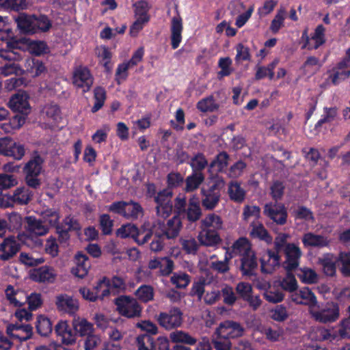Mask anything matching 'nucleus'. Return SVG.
<instances>
[{
	"mask_svg": "<svg viewBox=\"0 0 350 350\" xmlns=\"http://www.w3.org/2000/svg\"><path fill=\"white\" fill-rule=\"evenodd\" d=\"M44 159L38 151H33L29 160L25 164L23 172L27 185L33 189H38L42 184L39 178L43 171Z\"/></svg>",
	"mask_w": 350,
	"mask_h": 350,
	"instance_id": "nucleus-1",
	"label": "nucleus"
},
{
	"mask_svg": "<svg viewBox=\"0 0 350 350\" xmlns=\"http://www.w3.org/2000/svg\"><path fill=\"white\" fill-rule=\"evenodd\" d=\"M310 314L314 320L319 323H332L339 318V307L334 302H327L321 307L317 304L314 308H312Z\"/></svg>",
	"mask_w": 350,
	"mask_h": 350,
	"instance_id": "nucleus-2",
	"label": "nucleus"
},
{
	"mask_svg": "<svg viewBox=\"0 0 350 350\" xmlns=\"http://www.w3.org/2000/svg\"><path fill=\"white\" fill-rule=\"evenodd\" d=\"M159 325L166 330H172L180 327L183 323V312L178 307H172L169 310L161 312L156 316Z\"/></svg>",
	"mask_w": 350,
	"mask_h": 350,
	"instance_id": "nucleus-3",
	"label": "nucleus"
},
{
	"mask_svg": "<svg viewBox=\"0 0 350 350\" xmlns=\"http://www.w3.org/2000/svg\"><path fill=\"white\" fill-rule=\"evenodd\" d=\"M152 227L166 239H174L179 235L183 224L180 217L175 215L168 219L166 224L160 219L156 220Z\"/></svg>",
	"mask_w": 350,
	"mask_h": 350,
	"instance_id": "nucleus-4",
	"label": "nucleus"
},
{
	"mask_svg": "<svg viewBox=\"0 0 350 350\" xmlns=\"http://www.w3.org/2000/svg\"><path fill=\"white\" fill-rule=\"evenodd\" d=\"M328 79L334 85H338L350 77V48L346 51L345 56L331 70L327 71Z\"/></svg>",
	"mask_w": 350,
	"mask_h": 350,
	"instance_id": "nucleus-5",
	"label": "nucleus"
},
{
	"mask_svg": "<svg viewBox=\"0 0 350 350\" xmlns=\"http://www.w3.org/2000/svg\"><path fill=\"white\" fill-rule=\"evenodd\" d=\"M117 310L120 314L127 318L140 317L142 307L134 298L120 296L115 299Z\"/></svg>",
	"mask_w": 350,
	"mask_h": 350,
	"instance_id": "nucleus-6",
	"label": "nucleus"
},
{
	"mask_svg": "<svg viewBox=\"0 0 350 350\" xmlns=\"http://www.w3.org/2000/svg\"><path fill=\"white\" fill-rule=\"evenodd\" d=\"M215 330L230 340L241 338L245 333L244 325L233 320H226L219 323Z\"/></svg>",
	"mask_w": 350,
	"mask_h": 350,
	"instance_id": "nucleus-7",
	"label": "nucleus"
},
{
	"mask_svg": "<svg viewBox=\"0 0 350 350\" xmlns=\"http://www.w3.org/2000/svg\"><path fill=\"white\" fill-rule=\"evenodd\" d=\"M21 244L13 236H9L0 243V260L7 262L12 260L21 250Z\"/></svg>",
	"mask_w": 350,
	"mask_h": 350,
	"instance_id": "nucleus-8",
	"label": "nucleus"
},
{
	"mask_svg": "<svg viewBox=\"0 0 350 350\" xmlns=\"http://www.w3.org/2000/svg\"><path fill=\"white\" fill-rule=\"evenodd\" d=\"M286 259L283 262V267L287 272L295 270L299 264L301 256L300 248L294 243H288L284 248Z\"/></svg>",
	"mask_w": 350,
	"mask_h": 350,
	"instance_id": "nucleus-9",
	"label": "nucleus"
},
{
	"mask_svg": "<svg viewBox=\"0 0 350 350\" xmlns=\"http://www.w3.org/2000/svg\"><path fill=\"white\" fill-rule=\"evenodd\" d=\"M8 107L14 111L28 115L31 111L29 96L25 92H18L10 98Z\"/></svg>",
	"mask_w": 350,
	"mask_h": 350,
	"instance_id": "nucleus-10",
	"label": "nucleus"
},
{
	"mask_svg": "<svg viewBox=\"0 0 350 350\" xmlns=\"http://www.w3.org/2000/svg\"><path fill=\"white\" fill-rule=\"evenodd\" d=\"M57 277V273L54 268L49 266H42L33 269L30 272V278L39 283H53Z\"/></svg>",
	"mask_w": 350,
	"mask_h": 350,
	"instance_id": "nucleus-11",
	"label": "nucleus"
},
{
	"mask_svg": "<svg viewBox=\"0 0 350 350\" xmlns=\"http://www.w3.org/2000/svg\"><path fill=\"white\" fill-rule=\"evenodd\" d=\"M73 83L83 89V92H88L93 85V77L86 67L77 68L74 73Z\"/></svg>",
	"mask_w": 350,
	"mask_h": 350,
	"instance_id": "nucleus-12",
	"label": "nucleus"
},
{
	"mask_svg": "<svg viewBox=\"0 0 350 350\" xmlns=\"http://www.w3.org/2000/svg\"><path fill=\"white\" fill-rule=\"evenodd\" d=\"M33 327L29 324H10L7 326L6 333L12 338L19 341H26L31 338Z\"/></svg>",
	"mask_w": 350,
	"mask_h": 350,
	"instance_id": "nucleus-13",
	"label": "nucleus"
},
{
	"mask_svg": "<svg viewBox=\"0 0 350 350\" xmlns=\"http://www.w3.org/2000/svg\"><path fill=\"white\" fill-rule=\"evenodd\" d=\"M55 305L58 310L73 314L79 310V302L67 294H59L55 297Z\"/></svg>",
	"mask_w": 350,
	"mask_h": 350,
	"instance_id": "nucleus-14",
	"label": "nucleus"
},
{
	"mask_svg": "<svg viewBox=\"0 0 350 350\" xmlns=\"http://www.w3.org/2000/svg\"><path fill=\"white\" fill-rule=\"evenodd\" d=\"M263 213L278 224L283 225L286 221L287 213L282 204H266Z\"/></svg>",
	"mask_w": 350,
	"mask_h": 350,
	"instance_id": "nucleus-15",
	"label": "nucleus"
},
{
	"mask_svg": "<svg viewBox=\"0 0 350 350\" xmlns=\"http://www.w3.org/2000/svg\"><path fill=\"white\" fill-rule=\"evenodd\" d=\"M261 271L265 273H272L280 267V256L277 252L268 250L260 259Z\"/></svg>",
	"mask_w": 350,
	"mask_h": 350,
	"instance_id": "nucleus-16",
	"label": "nucleus"
},
{
	"mask_svg": "<svg viewBox=\"0 0 350 350\" xmlns=\"http://www.w3.org/2000/svg\"><path fill=\"white\" fill-rule=\"evenodd\" d=\"M55 332L60 338L63 344L71 345L76 341V334L74 333L66 321H61L55 326Z\"/></svg>",
	"mask_w": 350,
	"mask_h": 350,
	"instance_id": "nucleus-17",
	"label": "nucleus"
},
{
	"mask_svg": "<svg viewBox=\"0 0 350 350\" xmlns=\"http://www.w3.org/2000/svg\"><path fill=\"white\" fill-rule=\"evenodd\" d=\"M301 241L306 247L318 248L328 247L330 243L327 237L312 232L305 233L301 238Z\"/></svg>",
	"mask_w": 350,
	"mask_h": 350,
	"instance_id": "nucleus-18",
	"label": "nucleus"
},
{
	"mask_svg": "<svg viewBox=\"0 0 350 350\" xmlns=\"http://www.w3.org/2000/svg\"><path fill=\"white\" fill-rule=\"evenodd\" d=\"M14 21L17 25L18 29L23 33H35L34 14L20 13L14 17Z\"/></svg>",
	"mask_w": 350,
	"mask_h": 350,
	"instance_id": "nucleus-19",
	"label": "nucleus"
},
{
	"mask_svg": "<svg viewBox=\"0 0 350 350\" xmlns=\"http://www.w3.org/2000/svg\"><path fill=\"white\" fill-rule=\"evenodd\" d=\"M27 231L36 236H44L49 232V228L43 221L38 219L34 217L29 216L25 217Z\"/></svg>",
	"mask_w": 350,
	"mask_h": 350,
	"instance_id": "nucleus-20",
	"label": "nucleus"
},
{
	"mask_svg": "<svg viewBox=\"0 0 350 350\" xmlns=\"http://www.w3.org/2000/svg\"><path fill=\"white\" fill-rule=\"evenodd\" d=\"M257 267V258L253 250L241 256V270L243 275H252Z\"/></svg>",
	"mask_w": 350,
	"mask_h": 350,
	"instance_id": "nucleus-21",
	"label": "nucleus"
},
{
	"mask_svg": "<svg viewBox=\"0 0 350 350\" xmlns=\"http://www.w3.org/2000/svg\"><path fill=\"white\" fill-rule=\"evenodd\" d=\"M76 267L72 269V273L75 276L83 278L87 275L90 268L89 258L80 252L75 255Z\"/></svg>",
	"mask_w": 350,
	"mask_h": 350,
	"instance_id": "nucleus-22",
	"label": "nucleus"
},
{
	"mask_svg": "<svg viewBox=\"0 0 350 350\" xmlns=\"http://www.w3.org/2000/svg\"><path fill=\"white\" fill-rule=\"evenodd\" d=\"M183 28L182 18L180 15L174 16L171 23V44L174 49H177L181 42Z\"/></svg>",
	"mask_w": 350,
	"mask_h": 350,
	"instance_id": "nucleus-23",
	"label": "nucleus"
},
{
	"mask_svg": "<svg viewBox=\"0 0 350 350\" xmlns=\"http://www.w3.org/2000/svg\"><path fill=\"white\" fill-rule=\"evenodd\" d=\"M200 243L206 246H214L221 241L217 230L201 228L198 236Z\"/></svg>",
	"mask_w": 350,
	"mask_h": 350,
	"instance_id": "nucleus-24",
	"label": "nucleus"
},
{
	"mask_svg": "<svg viewBox=\"0 0 350 350\" xmlns=\"http://www.w3.org/2000/svg\"><path fill=\"white\" fill-rule=\"evenodd\" d=\"M202 205L206 210H213L218 204L221 193L211 191V190L202 189Z\"/></svg>",
	"mask_w": 350,
	"mask_h": 350,
	"instance_id": "nucleus-25",
	"label": "nucleus"
},
{
	"mask_svg": "<svg viewBox=\"0 0 350 350\" xmlns=\"http://www.w3.org/2000/svg\"><path fill=\"white\" fill-rule=\"evenodd\" d=\"M33 196L32 191L23 186L16 188L12 196L14 204L26 205L32 200Z\"/></svg>",
	"mask_w": 350,
	"mask_h": 350,
	"instance_id": "nucleus-26",
	"label": "nucleus"
},
{
	"mask_svg": "<svg viewBox=\"0 0 350 350\" xmlns=\"http://www.w3.org/2000/svg\"><path fill=\"white\" fill-rule=\"evenodd\" d=\"M25 68L31 77H38L46 70L43 62L34 57H29L25 60Z\"/></svg>",
	"mask_w": 350,
	"mask_h": 350,
	"instance_id": "nucleus-27",
	"label": "nucleus"
},
{
	"mask_svg": "<svg viewBox=\"0 0 350 350\" xmlns=\"http://www.w3.org/2000/svg\"><path fill=\"white\" fill-rule=\"evenodd\" d=\"M250 236L252 238H256L265 241L267 244H271L273 241L272 237L269 234L264 226L259 222H253L251 224Z\"/></svg>",
	"mask_w": 350,
	"mask_h": 350,
	"instance_id": "nucleus-28",
	"label": "nucleus"
},
{
	"mask_svg": "<svg viewBox=\"0 0 350 350\" xmlns=\"http://www.w3.org/2000/svg\"><path fill=\"white\" fill-rule=\"evenodd\" d=\"M28 0H0V10L20 12L27 9Z\"/></svg>",
	"mask_w": 350,
	"mask_h": 350,
	"instance_id": "nucleus-29",
	"label": "nucleus"
},
{
	"mask_svg": "<svg viewBox=\"0 0 350 350\" xmlns=\"http://www.w3.org/2000/svg\"><path fill=\"white\" fill-rule=\"evenodd\" d=\"M72 327L75 333H78L81 336H87L93 332L92 324L85 319L75 318L72 321Z\"/></svg>",
	"mask_w": 350,
	"mask_h": 350,
	"instance_id": "nucleus-30",
	"label": "nucleus"
},
{
	"mask_svg": "<svg viewBox=\"0 0 350 350\" xmlns=\"http://www.w3.org/2000/svg\"><path fill=\"white\" fill-rule=\"evenodd\" d=\"M204 175L202 172H192L185 179V191L186 192H191L200 187L204 180Z\"/></svg>",
	"mask_w": 350,
	"mask_h": 350,
	"instance_id": "nucleus-31",
	"label": "nucleus"
},
{
	"mask_svg": "<svg viewBox=\"0 0 350 350\" xmlns=\"http://www.w3.org/2000/svg\"><path fill=\"white\" fill-rule=\"evenodd\" d=\"M228 194L230 198L237 202H241L245 197V191L241 187L240 183L232 181L228 186Z\"/></svg>",
	"mask_w": 350,
	"mask_h": 350,
	"instance_id": "nucleus-32",
	"label": "nucleus"
},
{
	"mask_svg": "<svg viewBox=\"0 0 350 350\" xmlns=\"http://www.w3.org/2000/svg\"><path fill=\"white\" fill-rule=\"evenodd\" d=\"M299 295L301 296L300 304L308 306L310 313L312 308H314L318 304L314 294L309 288L304 287L299 290Z\"/></svg>",
	"mask_w": 350,
	"mask_h": 350,
	"instance_id": "nucleus-33",
	"label": "nucleus"
},
{
	"mask_svg": "<svg viewBox=\"0 0 350 350\" xmlns=\"http://www.w3.org/2000/svg\"><path fill=\"white\" fill-rule=\"evenodd\" d=\"M200 228L218 230L222 228L221 219L214 213L208 214L200 221Z\"/></svg>",
	"mask_w": 350,
	"mask_h": 350,
	"instance_id": "nucleus-34",
	"label": "nucleus"
},
{
	"mask_svg": "<svg viewBox=\"0 0 350 350\" xmlns=\"http://www.w3.org/2000/svg\"><path fill=\"white\" fill-rule=\"evenodd\" d=\"M142 233L143 232L138 230L135 225L130 224L122 226L116 231V234L118 237L121 238L131 237L135 241V239H137V237L141 236Z\"/></svg>",
	"mask_w": 350,
	"mask_h": 350,
	"instance_id": "nucleus-35",
	"label": "nucleus"
},
{
	"mask_svg": "<svg viewBox=\"0 0 350 350\" xmlns=\"http://www.w3.org/2000/svg\"><path fill=\"white\" fill-rule=\"evenodd\" d=\"M212 343L215 350H231L232 349L230 339L215 331L212 336Z\"/></svg>",
	"mask_w": 350,
	"mask_h": 350,
	"instance_id": "nucleus-36",
	"label": "nucleus"
},
{
	"mask_svg": "<svg viewBox=\"0 0 350 350\" xmlns=\"http://www.w3.org/2000/svg\"><path fill=\"white\" fill-rule=\"evenodd\" d=\"M143 213V208L139 203L133 202L132 200H131L130 202H126V205H125L124 213L125 218L136 219L139 216H142Z\"/></svg>",
	"mask_w": 350,
	"mask_h": 350,
	"instance_id": "nucleus-37",
	"label": "nucleus"
},
{
	"mask_svg": "<svg viewBox=\"0 0 350 350\" xmlns=\"http://www.w3.org/2000/svg\"><path fill=\"white\" fill-rule=\"evenodd\" d=\"M252 251L250 243L245 237H240L232 245V252L235 255L242 256Z\"/></svg>",
	"mask_w": 350,
	"mask_h": 350,
	"instance_id": "nucleus-38",
	"label": "nucleus"
},
{
	"mask_svg": "<svg viewBox=\"0 0 350 350\" xmlns=\"http://www.w3.org/2000/svg\"><path fill=\"white\" fill-rule=\"evenodd\" d=\"M138 350H156L154 338L147 334L139 335L136 338Z\"/></svg>",
	"mask_w": 350,
	"mask_h": 350,
	"instance_id": "nucleus-39",
	"label": "nucleus"
},
{
	"mask_svg": "<svg viewBox=\"0 0 350 350\" xmlns=\"http://www.w3.org/2000/svg\"><path fill=\"white\" fill-rule=\"evenodd\" d=\"M35 33L47 32L52 27V21L44 14H34Z\"/></svg>",
	"mask_w": 350,
	"mask_h": 350,
	"instance_id": "nucleus-40",
	"label": "nucleus"
},
{
	"mask_svg": "<svg viewBox=\"0 0 350 350\" xmlns=\"http://www.w3.org/2000/svg\"><path fill=\"white\" fill-rule=\"evenodd\" d=\"M36 330L42 336H48L52 332V323L49 319L40 315L37 318Z\"/></svg>",
	"mask_w": 350,
	"mask_h": 350,
	"instance_id": "nucleus-41",
	"label": "nucleus"
},
{
	"mask_svg": "<svg viewBox=\"0 0 350 350\" xmlns=\"http://www.w3.org/2000/svg\"><path fill=\"white\" fill-rule=\"evenodd\" d=\"M297 275L303 282L306 284L317 283L319 279L315 271L308 267L298 269Z\"/></svg>",
	"mask_w": 350,
	"mask_h": 350,
	"instance_id": "nucleus-42",
	"label": "nucleus"
},
{
	"mask_svg": "<svg viewBox=\"0 0 350 350\" xmlns=\"http://www.w3.org/2000/svg\"><path fill=\"white\" fill-rule=\"evenodd\" d=\"M170 339L174 342H182L193 345L197 342L196 338L183 331H175L170 334Z\"/></svg>",
	"mask_w": 350,
	"mask_h": 350,
	"instance_id": "nucleus-43",
	"label": "nucleus"
},
{
	"mask_svg": "<svg viewBox=\"0 0 350 350\" xmlns=\"http://www.w3.org/2000/svg\"><path fill=\"white\" fill-rule=\"evenodd\" d=\"M189 164L193 172H202L207 166L208 161L202 153H198L191 158Z\"/></svg>",
	"mask_w": 350,
	"mask_h": 350,
	"instance_id": "nucleus-44",
	"label": "nucleus"
},
{
	"mask_svg": "<svg viewBox=\"0 0 350 350\" xmlns=\"http://www.w3.org/2000/svg\"><path fill=\"white\" fill-rule=\"evenodd\" d=\"M135 295L142 302L147 303L153 300L154 289L150 285H142L135 291Z\"/></svg>",
	"mask_w": 350,
	"mask_h": 350,
	"instance_id": "nucleus-45",
	"label": "nucleus"
},
{
	"mask_svg": "<svg viewBox=\"0 0 350 350\" xmlns=\"http://www.w3.org/2000/svg\"><path fill=\"white\" fill-rule=\"evenodd\" d=\"M43 221L47 222L51 226H55L59 224L60 218L59 212L53 208H47L41 213Z\"/></svg>",
	"mask_w": 350,
	"mask_h": 350,
	"instance_id": "nucleus-46",
	"label": "nucleus"
},
{
	"mask_svg": "<svg viewBox=\"0 0 350 350\" xmlns=\"http://www.w3.org/2000/svg\"><path fill=\"white\" fill-rule=\"evenodd\" d=\"M197 107L202 112H212L218 109L219 105L215 103L213 96H209L199 101Z\"/></svg>",
	"mask_w": 350,
	"mask_h": 350,
	"instance_id": "nucleus-47",
	"label": "nucleus"
},
{
	"mask_svg": "<svg viewBox=\"0 0 350 350\" xmlns=\"http://www.w3.org/2000/svg\"><path fill=\"white\" fill-rule=\"evenodd\" d=\"M319 263L322 266L323 273L327 276H333L336 273V264L329 256L319 259Z\"/></svg>",
	"mask_w": 350,
	"mask_h": 350,
	"instance_id": "nucleus-48",
	"label": "nucleus"
},
{
	"mask_svg": "<svg viewBox=\"0 0 350 350\" xmlns=\"http://www.w3.org/2000/svg\"><path fill=\"white\" fill-rule=\"evenodd\" d=\"M43 113L48 118L51 123H57L61 119L60 109L56 105H46L43 109Z\"/></svg>",
	"mask_w": 350,
	"mask_h": 350,
	"instance_id": "nucleus-49",
	"label": "nucleus"
},
{
	"mask_svg": "<svg viewBox=\"0 0 350 350\" xmlns=\"http://www.w3.org/2000/svg\"><path fill=\"white\" fill-rule=\"evenodd\" d=\"M94 93L95 103L92 108V111L95 113L103 106L106 99V92L104 88L101 87H97L94 89Z\"/></svg>",
	"mask_w": 350,
	"mask_h": 350,
	"instance_id": "nucleus-50",
	"label": "nucleus"
},
{
	"mask_svg": "<svg viewBox=\"0 0 350 350\" xmlns=\"http://www.w3.org/2000/svg\"><path fill=\"white\" fill-rule=\"evenodd\" d=\"M171 282L178 288H185L190 282V276L185 273H176L171 277Z\"/></svg>",
	"mask_w": 350,
	"mask_h": 350,
	"instance_id": "nucleus-51",
	"label": "nucleus"
},
{
	"mask_svg": "<svg viewBox=\"0 0 350 350\" xmlns=\"http://www.w3.org/2000/svg\"><path fill=\"white\" fill-rule=\"evenodd\" d=\"M180 244L183 250L187 254H196L198 250V244L196 240L191 237H185L180 239Z\"/></svg>",
	"mask_w": 350,
	"mask_h": 350,
	"instance_id": "nucleus-52",
	"label": "nucleus"
},
{
	"mask_svg": "<svg viewBox=\"0 0 350 350\" xmlns=\"http://www.w3.org/2000/svg\"><path fill=\"white\" fill-rule=\"evenodd\" d=\"M229 155L225 152H219L215 159L211 163L210 167H217L219 171L223 170L228 165Z\"/></svg>",
	"mask_w": 350,
	"mask_h": 350,
	"instance_id": "nucleus-53",
	"label": "nucleus"
},
{
	"mask_svg": "<svg viewBox=\"0 0 350 350\" xmlns=\"http://www.w3.org/2000/svg\"><path fill=\"white\" fill-rule=\"evenodd\" d=\"M281 287L290 293L295 291L297 288V283L295 276L290 272H287L285 278L280 282Z\"/></svg>",
	"mask_w": 350,
	"mask_h": 350,
	"instance_id": "nucleus-54",
	"label": "nucleus"
},
{
	"mask_svg": "<svg viewBox=\"0 0 350 350\" xmlns=\"http://www.w3.org/2000/svg\"><path fill=\"white\" fill-rule=\"evenodd\" d=\"M23 72L24 70L18 64L16 63L5 64L1 68V74L4 75L5 77L11 75H22Z\"/></svg>",
	"mask_w": 350,
	"mask_h": 350,
	"instance_id": "nucleus-55",
	"label": "nucleus"
},
{
	"mask_svg": "<svg viewBox=\"0 0 350 350\" xmlns=\"http://www.w3.org/2000/svg\"><path fill=\"white\" fill-rule=\"evenodd\" d=\"M285 187L282 182L276 180L270 187V194L275 202L280 200L284 195Z\"/></svg>",
	"mask_w": 350,
	"mask_h": 350,
	"instance_id": "nucleus-56",
	"label": "nucleus"
},
{
	"mask_svg": "<svg viewBox=\"0 0 350 350\" xmlns=\"http://www.w3.org/2000/svg\"><path fill=\"white\" fill-rule=\"evenodd\" d=\"M221 292L224 302L228 306H232L238 299L233 288L230 286H225Z\"/></svg>",
	"mask_w": 350,
	"mask_h": 350,
	"instance_id": "nucleus-57",
	"label": "nucleus"
},
{
	"mask_svg": "<svg viewBox=\"0 0 350 350\" xmlns=\"http://www.w3.org/2000/svg\"><path fill=\"white\" fill-rule=\"evenodd\" d=\"M338 261L341 264L340 271L345 276H350V252H340Z\"/></svg>",
	"mask_w": 350,
	"mask_h": 350,
	"instance_id": "nucleus-58",
	"label": "nucleus"
},
{
	"mask_svg": "<svg viewBox=\"0 0 350 350\" xmlns=\"http://www.w3.org/2000/svg\"><path fill=\"white\" fill-rule=\"evenodd\" d=\"M174 267V262L170 258H160L159 269L161 275H169L173 271Z\"/></svg>",
	"mask_w": 350,
	"mask_h": 350,
	"instance_id": "nucleus-59",
	"label": "nucleus"
},
{
	"mask_svg": "<svg viewBox=\"0 0 350 350\" xmlns=\"http://www.w3.org/2000/svg\"><path fill=\"white\" fill-rule=\"evenodd\" d=\"M172 191L170 188L165 189L159 192L154 197L157 205L172 204Z\"/></svg>",
	"mask_w": 350,
	"mask_h": 350,
	"instance_id": "nucleus-60",
	"label": "nucleus"
},
{
	"mask_svg": "<svg viewBox=\"0 0 350 350\" xmlns=\"http://www.w3.org/2000/svg\"><path fill=\"white\" fill-rule=\"evenodd\" d=\"M18 184V180L14 175L0 174V189H8Z\"/></svg>",
	"mask_w": 350,
	"mask_h": 350,
	"instance_id": "nucleus-61",
	"label": "nucleus"
},
{
	"mask_svg": "<svg viewBox=\"0 0 350 350\" xmlns=\"http://www.w3.org/2000/svg\"><path fill=\"white\" fill-rule=\"evenodd\" d=\"M252 287L247 282H239L236 286V293L238 295V297L245 300L249 298V296L252 294Z\"/></svg>",
	"mask_w": 350,
	"mask_h": 350,
	"instance_id": "nucleus-62",
	"label": "nucleus"
},
{
	"mask_svg": "<svg viewBox=\"0 0 350 350\" xmlns=\"http://www.w3.org/2000/svg\"><path fill=\"white\" fill-rule=\"evenodd\" d=\"M100 226L103 234H110L112 232L113 221L111 219L107 214H103L100 216Z\"/></svg>",
	"mask_w": 350,
	"mask_h": 350,
	"instance_id": "nucleus-63",
	"label": "nucleus"
},
{
	"mask_svg": "<svg viewBox=\"0 0 350 350\" xmlns=\"http://www.w3.org/2000/svg\"><path fill=\"white\" fill-rule=\"evenodd\" d=\"M285 11L280 10L271 21L270 29L274 33H277L284 25Z\"/></svg>",
	"mask_w": 350,
	"mask_h": 350,
	"instance_id": "nucleus-64",
	"label": "nucleus"
}]
</instances>
